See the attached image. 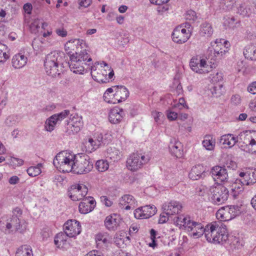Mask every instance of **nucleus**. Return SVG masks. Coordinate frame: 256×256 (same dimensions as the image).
I'll list each match as a JSON object with an SVG mask.
<instances>
[{
    "mask_svg": "<svg viewBox=\"0 0 256 256\" xmlns=\"http://www.w3.org/2000/svg\"><path fill=\"white\" fill-rule=\"evenodd\" d=\"M174 220L177 226L190 232V234L194 238H199L204 234L208 242L220 244H224L228 240L226 226L221 222H213L204 228L201 223L192 220L188 216H178Z\"/></svg>",
    "mask_w": 256,
    "mask_h": 256,
    "instance_id": "f257e3e1",
    "label": "nucleus"
},
{
    "mask_svg": "<svg viewBox=\"0 0 256 256\" xmlns=\"http://www.w3.org/2000/svg\"><path fill=\"white\" fill-rule=\"evenodd\" d=\"M65 54L62 51H53L46 57L44 66L48 75L56 77L60 74L63 70V63Z\"/></svg>",
    "mask_w": 256,
    "mask_h": 256,
    "instance_id": "f03ea898",
    "label": "nucleus"
},
{
    "mask_svg": "<svg viewBox=\"0 0 256 256\" xmlns=\"http://www.w3.org/2000/svg\"><path fill=\"white\" fill-rule=\"evenodd\" d=\"M76 154L72 152L62 151L54 159V165L63 172H72Z\"/></svg>",
    "mask_w": 256,
    "mask_h": 256,
    "instance_id": "7ed1b4c3",
    "label": "nucleus"
},
{
    "mask_svg": "<svg viewBox=\"0 0 256 256\" xmlns=\"http://www.w3.org/2000/svg\"><path fill=\"white\" fill-rule=\"evenodd\" d=\"M92 60L86 50H80V52H76L70 56L69 67L74 73L82 74L84 70V64L86 65V62H90Z\"/></svg>",
    "mask_w": 256,
    "mask_h": 256,
    "instance_id": "20e7f679",
    "label": "nucleus"
},
{
    "mask_svg": "<svg viewBox=\"0 0 256 256\" xmlns=\"http://www.w3.org/2000/svg\"><path fill=\"white\" fill-rule=\"evenodd\" d=\"M239 136L242 141V144L240 146V149L250 154H256V132H243Z\"/></svg>",
    "mask_w": 256,
    "mask_h": 256,
    "instance_id": "39448f33",
    "label": "nucleus"
},
{
    "mask_svg": "<svg viewBox=\"0 0 256 256\" xmlns=\"http://www.w3.org/2000/svg\"><path fill=\"white\" fill-rule=\"evenodd\" d=\"M211 194V200L213 204L220 205L224 204L228 199L229 192L224 186L217 184L210 188Z\"/></svg>",
    "mask_w": 256,
    "mask_h": 256,
    "instance_id": "423d86ee",
    "label": "nucleus"
},
{
    "mask_svg": "<svg viewBox=\"0 0 256 256\" xmlns=\"http://www.w3.org/2000/svg\"><path fill=\"white\" fill-rule=\"evenodd\" d=\"M228 41L224 39L216 40L211 48L208 50V58L214 60L221 59L223 56L228 52Z\"/></svg>",
    "mask_w": 256,
    "mask_h": 256,
    "instance_id": "0eeeda50",
    "label": "nucleus"
},
{
    "mask_svg": "<svg viewBox=\"0 0 256 256\" xmlns=\"http://www.w3.org/2000/svg\"><path fill=\"white\" fill-rule=\"evenodd\" d=\"M93 168V162L87 156L76 155L72 172L77 174L89 172Z\"/></svg>",
    "mask_w": 256,
    "mask_h": 256,
    "instance_id": "6e6552de",
    "label": "nucleus"
},
{
    "mask_svg": "<svg viewBox=\"0 0 256 256\" xmlns=\"http://www.w3.org/2000/svg\"><path fill=\"white\" fill-rule=\"evenodd\" d=\"M240 213V206H230L219 209L216 213V217L220 221H228L238 216Z\"/></svg>",
    "mask_w": 256,
    "mask_h": 256,
    "instance_id": "1a4fd4ad",
    "label": "nucleus"
},
{
    "mask_svg": "<svg viewBox=\"0 0 256 256\" xmlns=\"http://www.w3.org/2000/svg\"><path fill=\"white\" fill-rule=\"evenodd\" d=\"M149 160L148 158H146L144 155L138 153H133L129 157L126 161L128 168L131 171H136L140 168L144 164Z\"/></svg>",
    "mask_w": 256,
    "mask_h": 256,
    "instance_id": "9d476101",
    "label": "nucleus"
},
{
    "mask_svg": "<svg viewBox=\"0 0 256 256\" xmlns=\"http://www.w3.org/2000/svg\"><path fill=\"white\" fill-rule=\"evenodd\" d=\"M191 36L190 30L184 28L182 25L176 26L172 34L174 42L178 44H182L188 41Z\"/></svg>",
    "mask_w": 256,
    "mask_h": 256,
    "instance_id": "9b49d317",
    "label": "nucleus"
},
{
    "mask_svg": "<svg viewBox=\"0 0 256 256\" xmlns=\"http://www.w3.org/2000/svg\"><path fill=\"white\" fill-rule=\"evenodd\" d=\"M88 189L85 185L74 184L68 190V196L74 201L82 200L87 194Z\"/></svg>",
    "mask_w": 256,
    "mask_h": 256,
    "instance_id": "f8f14e48",
    "label": "nucleus"
},
{
    "mask_svg": "<svg viewBox=\"0 0 256 256\" xmlns=\"http://www.w3.org/2000/svg\"><path fill=\"white\" fill-rule=\"evenodd\" d=\"M70 113V110H66L60 113L52 115L45 122V130L48 132H52L56 124L68 116Z\"/></svg>",
    "mask_w": 256,
    "mask_h": 256,
    "instance_id": "ddd939ff",
    "label": "nucleus"
},
{
    "mask_svg": "<svg viewBox=\"0 0 256 256\" xmlns=\"http://www.w3.org/2000/svg\"><path fill=\"white\" fill-rule=\"evenodd\" d=\"M64 232L70 238H73L81 232L80 222L76 220H68L64 226Z\"/></svg>",
    "mask_w": 256,
    "mask_h": 256,
    "instance_id": "4468645a",
    "label": "nucleus"
},
{
    "mask_svg": "<svg viewBox=\"0 0 256 256\" xmlns=\"http://www.w3.org/2000/svg\"><path fill=\"white\" fill-rule=\"evenodd\" d=\"M156 212V208L154 205H146L136 209L134 216L138 219L148 218L154 216Z\"/></svg>",
    "mask_w": 256,
    "mask_h": 256,
    "instance_id": "2eb2a0df",
    "label": "nucleus"
},
{
    "mask_svg": "<svg viewBox=\"0 0 256 256\" xmlns=\"http://www.w3.org/2000/svg\"><path fill=\"white\" fill-rule=\"evenodd\" d=\"M210 174L216 183L228 182V176L227 170L224 166H214L212 168Z\"/></svg>",
    "mask_w": 256,
    "mask_h": 256,
    "instance_id": "dca6fc26",
    "label": "nucleus"
},
{
    "mask_svg": "<svg viewBox=\"0 0 256 256\" xmlns=\"http://www.w3.org/2000/svg\"><path fill=\"white\" fill-rule=\"evenodd\" d=\"M82 126L81 118L73 116L70 118L66 126L65 132L70 135L78 132Z\"/></svg>",
    "mask_w": 256,
    "mask_h": 256,
    "instance_id": "f3484780",
    "label": "nucleus"
},
{
    "mask_svg": "<svg viewBox=\"0 0 256 256\" xmlns=\"http://www.w3.org/2000/svg\"><path fill=\"white\" fill-rule=\"evenodd\" d=\"M163 211L166 215L178 214L181 211L182 206V204L176 200H171L164 203L162 207Z\"/></svg>",
    "mask_w": 256,
    "mask_h": 256,
    "instance_id": "a211bd4d",
    "label": "nucleus"
},
{
    "mask_svg": "<svg viewBox=\"0 0 256 256\" xmlns=\"http://www.w3.org/2000/svg\"><path fill=\"white\" fill-rule=\"evenodd\" d=\"M78 206L81 214H86L92 212L96 206V202L92 197L88 196L82 199Z\"/></svg>",
    "mask_w": 256,
    "mask_h": 256,
    "instance_id": "6ab92c4d",
    "label": "nucleus"
},
{
    "mask_svg": "<svg viewBox=\"0 0 256 256\" xmlns=\"http://www.w3.org/2000/svg\"><path fill=\"white\" fill-rule=\"evenodd\" d=\"M239 176L242 178L243 184L252 185L256 183V169L248 168L245 172H240Z\"/></svg>",
    "mask_w": 256,
    "mask_h": 256,
    "instance_id": "aec40b11",
    "label": "nucleus"
},
{
    "mask_svg": "<svg viewBox=\"0 0 256 256\" xmlns=\"http://www.w3.org/2000/svg\"><path fill=\"white\" fill-rule=\"evenodd\" d=\"M120 219L118 215L114 214L106 217L104 225L110 230H115L119 226Z\"/></svg>",
    "mask_w": 256,
    "mask_h": 256,
    "instance_id": "412c9836",
    "label": "nucleus"
},
{
    "mask_svg": "<svg viewBox=\"0 0 256 256\" xmlns=\"http://www.w3.org/2000/svg\"><path fill=\"white\" fill-rule=\"evenodd\" d=\"M100 72H96L94 69V66L92 67L91 75L93 79L98 82L106 83L108 82V70L106 68H101Z\"/></svg>",
    "mask_w": 256,
    "mask_h": 256,
    "instance_id": "4be33fe9",
    "label": "nucleus"
},
{
    "mask_svg": "<svg viewBox=\"0 0 256 256\" xmlns=\"http://www.w3.org/2000/svg\"><path fill=\"white\" fill-rule=\"evenodd\" d=\"M120 205L122 206V208L126 210L134 209L136 206V202L133 196L130 194H126L120 200Z\"/></svg>",
    "mask_w": 256,
    "mask_h": 256,
    "instance_id": "5701e85b",
    "label": "nucleus"
},
{
    "mask_svg": "<svg viewBox=\"0 0 256 256\" xmlns=\"http://www.w3.org/2000/svg\"><path fill=\"white\" fill-rule=\"evenodd\" d=\"M124 116V112L122 109L114 108L109 112L108 120L112 124H118L122 121Z\"/></svg>",
    "mask_w": 256,
    "mask_h": 256,
    "instance_id": "b1692460",
    "label": "nucleus"
},
{
    "mask_svg": "<svg viewBox=\"0 0 256 256\" xmlns=\"http://www.w3.org/2000/svg\"><path fill=\"white\" fill-rule=\"evenodd\" d=\"M28 62V58L22 53L16 54L12 58V64L16 69H20L24 66Z\"/></svg>",
    "mask_w": 256,
    "mask_h": 256,
    "instance_id": "393cba45",
    "label": "nucleus"
},
{
    "mask_svg": "<svg viewBox=\"0 0 256 256\" xmlns=\"http://www.w3.org/2000/svg\"><path fill=\"white\" fill-rule=\"evenodd\" d=\"M116 92L114 95L116 104L125 100L129 96V92L124 86H115Z\"/></svg>",
    "mask_w": 256,
    "mask_h": 256,
    "instance_id": "a878e982",
    "label": "nucleus"
},
{
    "mask_svg": "<svg viewBox=\"0 0 256 256\" xmlns=\"http://www.w3.org/2000/svg\"><path fill=\"white\" fill-rule=\"evenodd\" d=\"M205 168L201 164H198L192 168L189 173V178L192 180H198L204 176Z\"/></svg>",
    "mask_w": 256,
    "mask_h": 256,
    "instance_id": "bb28decb",
    "label": "nucleus"
},
{
    "mask_svg": "<svg viewBox=\"0 0 256 256\" xmlns=\"http://www.w3.org/2000/svg\"><path fill=\"white\" fill-rule=\"evenodd\" d=\"M82 41H80L78 39H75L72 40H70L66 43L64 46L65 50L68 54L70 56L72 55V50H74V48L76 47L77 52H80L79 51L82 48Z\"/></svg>",
    "mask_w": 256,
    "mask_h": 256,
    "instance_id": "cd10ccee",
    "label": "nucleus"
},
{
    "mask_svg": "<svg viewBox=\"0 0 256 256\" xmlns=\"http://www.w3.org/2000/svg\"><path fill=\"white\" fill-rule=\"evenodd\" d=\"M68 237L64 232H59L54 237L55 245L58 248H64L68 244Z\"/></svg>",
    "mask_w": 256,
    "mask_h": 256,
    "instance_id": "c85d7f7f",
    "label": "nucleus"
},
{
    "mask_svg": "<svg viewBox=\"0 0 256 256\" xmlns=\"http://www.w3.org/2000/svg\"><path fill=\"white\" fill-rule=\"evenodd\" d=\"M238 141V136H234L232 134H227L222 136L220 142L229 148L233 146Z\"/></svg>",
    "mask_w": 256,
    "mask_h": 256,
    "instance_id": "c756f323",
    "label": "nucleus"
},
{
    "mask_svg": "<svg viewBox=\"0 0 256 256\" xmlns=\"http://www.w3.org/2000/svg\"><path fill=\"white\" fill-rule=\"evenodd\" d=\"M243 53L246 58L251 60H256V46L254 44L246 46Z\"/></svg>",
    "mask_w": 256,
    "mask_h": 256,
    "instance_id": "7c9ffc66",
    "label": "nucleus"
},
{
    "mask_svg": "<svg viewBox=\"0 0 256 256\" xmlns=\"http://www.w3.org/2000/svg\"><path fill=\"white\" fill-rule=\"evenodd\" d=\"M202 145L208 150H212L216 145V140L211 135H206L202 141Z\"/></svg>",
    "mask_w": 256,
    "mask_h": 256,
    "instance_id": "2f4dec72",
    "label": "nucleus"
},
{
    "mask_svg": "<svg viewBox=\"0 0 256 256\" xmlns=\"http://www.w3.org/2000/svg\"><path fill=\"white\" fill-rule=\"evenodd\" d=\"M171 153L176 158L180 157L182 154L181 143L176 142L174 143L171 142L169 146Z\"/></svg>",
    "mask_w": 256,
    "mask_h": 256,
    "instance_id": "473e14b6",
    "label": "nucleus"
},
{
    "mask_svg": "<svg viewBox=\"0 0 256 256\" xmlns=\"http://www.w3.org/2000/svg\"><path fill=\"white\" fill-rule=\"evenodd\" d=\"M112 239L110 236L107 232L99 233L96 236V241L98 245L110 243Z\"/></svg>",
    "mask_w": 256,
    "mask_h": 256,
    "instance_id": "72a5a7b5",
    "label": "nucleus"
},
{
    "mask_svg": "<svg viewBox=\"0 0 256 256\" xmlns=\"http://www.w3.org/2000/svg\"><path fill=\"white\" fill-rule=\"evenodd\" d=\"M10 56V53L8 47L4 44H0V63L5 62Z\"/></svg>",
    "mask_w": 256,
    "mask_h": 256,
    "instance_id": "f704fd0d",
    "label": "nucleus"
},
{
    "mask_svg": "<svg viewBox=\"0 0 256 256\" xmlns=\"http://www.w3.org/2000/svg\"><path fill=\"white\" fill-rule=\"evenodd\" d=\"M16 256H33L32 250L28 246H22L18 248Z\"/></svg>",
    "mask_w": 256,
    "mask_h": 256,
    "instance_id": "c9c22d12",
    "label": "nucleus"
},
{
    "mask_svg": "<svg viewBox=\"0 0 256 256\" xmlns=\"http://www.w3.org/2000/svg\"><path fill=\"white\" fill-rule=\"evenodd\" d=\"M213 32L212 28L210 24L208 22L202 24L201 28V34L202 36L210 37L213 34Z\"/></svg>",
    "mask_w": 256,
    "mask_h": 256,
    "instance_id": "e433bc0d",
    "label": "nucleus"
},
{
    "mask_svg": "<svg viewBox=\"0 0 256 256\" xmlns=\"http://www.w3.org/2000/svg\"><path fill=\"white\" fill-rule=\"evenodd\" d=\"M42 164H38L36 166H30L27 169V172L28 174L32 177L36 176L39 175L41 172V167Z\"/></svg>",
    "mask_w": 256,
    "mask_h": 256,
    "instance_id": "4c0bfd02",
    "label": "nucleus"
},
{
    "mask_svg": "<svg viewBox=\"0 0 256 256\" xmlns=\"http://www.w3.org/2000/svg\"><path fill=\"white\" fill-rule=\"evenodd\" d=\"M96 166L99 172H104L108 168L109 164L107 160H100L96 162Z\"/></svg>",
    "mask_w": 256,
    "mask_h": 256,
    "instance_id": "58836bf2",
    "label": "nucleus"
},
{
    "mask_svg": "<svg viewBox=\"0 0 256 256\" xmlns=\"http://www.w3.org/2000/svg\"><path fill=\"white\" fill-rule=\"evenodd\" d=\"M108 157L110 158L111 160L114 161L116 160L120 159V156H119L120 152L115 148H109L107 150Z\"/></svg>",
    "mask_w": 256,
    "mask_h": 256,
    "instance_id": "ea45409f",
    "label": "nucleus"
},
{
    "mask_svg": "<svg viewBox=\"0 0 256 256\" xmlns=\"http://www.w3.org/2000/svg\"><path fill=\"white\" fill-rule=\"evenodd\" d=\"M238 12L243 17L248 16L250 14V9L244 4H240L238 8Z\"/></svg>",
    "mask_w": 256,
    "mask_h": 256,
    "instance_id": "a19ab883",
    "label": "nucleus"
},
{
    "mask_svg": "<svg viewBox=\"0 0 256 256\" xmlns=\"http://www.w3.org/2000/svg\"><path fill=\"white\" fill-rule=\"evenodd\" d=\"M190 66L192 70L197 73L203 74L204 72L202 69L199 70L198 58H192L190 61Z\"/></svg>",
    "mask_w": 256,
    "mask_h": 256,
    "instance_id": "79ce46f5",
    "label": "nucleus"
},
{
    "mask_svg": "<svg viewBox=\"0 0 256 256\" xmlns=\"http://www.w3.org/2000/svg\"><path fill=\"white\" fill-rule=\"evenodd\" d=\"M112 92H113V89L112 88H108L105 92L104 94L103 98L106 102L109 103V104H116L117 101L116 102V100H114V98H108V96H109V94H112Z\"/></svg>",
    "mask_w": 256,
    "mask_h": 256,
    "instance_id": "37998d69",
    "label": "nucleus"
},
{
    "mask_svg": "<svg viewBox=\"0 0 256 256\" xmlns=\"http://www.w3.org/2000/svg\"><path fill=\"white\" fill-rule=\"evenodd\" d=\"M224 92V88L222 84H218L214 86L212 90V95L216 96H220Z\"/></svg>",
    "mask_w": 256,
    "mask_h": 256,
    "instance_id": "c03bdc74",
    "label": "nucleus"
},
{
    "mask_svg": "<svg viewBox=\"0 0 256 256\" xmlns=\"http://www.w3.org/2000/svg\"><path fill=\"white\" fill-rule=\"evenodd\" d=\"M243 180H236V182L233 184L232 187V190L236 192L239 193L244 190Z\"/></svg>",
    "mask_w": 256,
    "mask_h": 256,
    "instance_id": "a18cd8bd",
    "label": "nucleus"
},
{
    "mask_svg": "<svg viewBox=\"0 0 256 256\" xmlns=\"http://www.w3.org/2000/svg\"><path fill=\"white\" fill-rule=\"evenodd\" d=\"M22 220L19 219L18 218H15L14 217H12L10 220V222L12 223L13 226L15 227L16 231H18L20 232H22L24 230V228H22V226L20 225Z\"/></svg>",
    "mask_w": 256,
    "mask_h": 256,
    "instance_id": "49530a36",
    "label": "nucleus"
},
{
    "mask_svg": "<svg viewBox=\"0 0 256 256\" xmlns=\"http://www.w3.org/2000/svg\"><path fill=\"white\" fill-rule=\"evenodd\" d=\"M100 68H106L108 70V80L109 81V79L112 78L114 76V72L110 66L107 63L102 61L100 62Z\"/></svg>",
    "mask_w": 256,
    "mask_h": 256,
    "instance_id": "de8ad7c7",
    "label": "nucleus"
},
{
    "mask_svg": "<svg viewBox=\"0 0 256 256\" xmlns=\"http://www.w3.org/2000/svg\"><path fill=\"white\" fill-rule=\"evenodd\" d=\"M86 146H88L89 150H87L88 152H91L92 151L96 150L98 148L96 142L92 138H89L88 142H86Z\"/></svg>",
    "mask_w": 256,
    "mask_h": 256,
    "instance_id": "09e8293b",
    "label": "nucleus"
},
{
    "mask_svg": "<svg viewBox=\"0 0 256 256\" xmlns=\"http://www.w3.org/2000/svg\"><path fill=\"white\" fill-rule=\"evenodd\" d=\"M198 67L199 70L202 69V70L205 71L203 74L208 72V64L204 59H198Z\"/></svg>",
    "mask_w": 256,
    "mask_h": 256,
    "instance_id": "8fccbe9b",
    "label": "nucleus"
},
{
    "mask_svg": "<svg viewBox=\"0 0 256 256\" xmlns=\"http://www.w3.org/2000/svg\"><path fill=\"white\" fill-rule=\"evenodd\" d=\"M186 18L187 20L194 21L196 18V12L192 10H188L186 13Z\"/></svg>",
    "mask_w": 256,
    "mask_h": 256,
    "instance_id": "3c124183",
    "label": "nucleus"
},
{
    "mask_svg": "<svg viewBox=\"0 0 256 256\" xmlns=\"http://www.w3.org/2000/svg\"><path fill=\"white\" fill-rule=\"evenodd\" d=\"M166 114L168 118L170 120H174L178 118V114L170 110H166Z\"/></svg>",
    "mask_w": 256,
    "mask_h": 256,
    "instance_id": "603ef678",
    "label": "nucleus"
},
{
    "mask_svg": "<svg viewBox=\"0 0 256 256\" xmlns=\"http://www.w3.org/2000/svg\"><path fill=\"white\" fill-rule=\"evenodd\" d=\"M22 210L20 208L16 207L12 211V216L15 218H18L19 219L22 220Z\"/></svg>",
    "mask_w": 256,
    "mask_h": 256,
    "instance_id": "864d4df0",
    "label": "nucleus"
},
{
    "mask_svg": "<svg viewBox=\"0 0 256 256\" xmlns=\"http://www.w3.org/2000/svg\"><path fill=\"white\" fill-rule=\"evenodd\" d=\"M56 32L58 36L62 38L66 37L68 34L67 31L63 28H56Z\"/></svg>",
    "mask_w": 256,
    "mask_h": 256,
    "instance_id": "5fc2aeb1",
    "label": "nucleus"
},
{
    "mask_svg": "<svg viewBox=\"0 0 256 256\" xmlns=\"http://www.w3.org/2000/svg\"><path fill=\"white\" fill-rule=\"evenodd\" d=\"M231 102L234 105L239 104L241 102L240 96L238 94L232 96L231 98Z\"/></svg>",
    "mask_w": 256,
    "mask_h": 256,
    "instance_id": "6e6d98bb",
    "label": "nucleus"
},
{
    "mask_svg": "<svg viewBox=\"0 0 256 256\" xmlns=\"http://www.w3.org/2000/svg\"><path fill=\"white\" fill-rule=\"evenodd\" d=\"M248 90L252 94H256V82H252L248 87Z\"/></svg>",
    "mask_w": 256,
    "mask_h": 256,
    "instance_id": "4d7b16f0",
    "label": "nucleus"
},
{
    "mask_svg": "<svg viewBox=\"0 0 256 256\" xmlns=\"http://www.w3.org/2000/svg\"><path fill=\"white\" fill-rule=\"evenodd\" d=\"M100 200L106 206H110L112 204L106 196H102L100 197Z\"/></svg>",
    "mask_w": 256,
    "mask_h": 256,
    "instance_id": "13d9d810",
    "label": "nucleus"
},
{
    "mask_svg": "<svg viewBox=\"0 0 256 256\" xmlns=\"http://www.w3.org/2000/svg\"><path fill=\"white\" fill-rule=\"evenodd\" d=\"M152 115L154 116L155 121L156 122H158V121L160 120V118L163 117V114L161 112H158L156 111L152 112Z\"/></svg>",
    "mask_w": 256,
    "mask_h": 256,
    "instance_id": "bf43d9fd",
    "label": "nucleus"
},
{
    "mask_svg": "<svg viewBox=\"0 0 256 256\" xmlns=\"http://www.w3.org/2000/svg\"><path fill=\"white\" fill-rule=\"evenodd\" d=\"M92 2V0H80L79 4L80 6L88 8Z\"/></svg>",
    "mask_w": 256,
    "mask_h": 256,
    "instance_id": "052dcab7",
    "label": "nucleus"
},
{
    "mask_svg": "<svg viewBox=\"0 0 256 256\" xmlns=\"http://www.w3.org/2000/svg\"><path fill=\"white\" fill-rule=\"evenodd\" d=\"M180 106H182L183 108H188V106L186 103L185 100L183 98H181L179 99L178 102L174 105V107H179Z\"/></svg>",
    "mask_w": 256,
    "mask_h": 256,
    "instance_id": "680f3d73",
    "label": "nucleus"
},
{
    "mask_svg": "<svg viewBox=\"0 0 256 256\" xmlns=\"http://www.w3.org/2000/svg\"><path fill=\"white\" fill-rule=\"evenodd\" d=\"M23 8L24 11L26 13H27L28 14H30L32 9V4H30V3H26L24 4Z\"/></svg>",
    "mask_w": 256,
    "mask_h": 256,
    "instance_id": "e2e57ef3",
    "label": "nucleus"
},
{
    "mask_svg": "<svg viewBox=\"0 0 256 256\" xmlns=\"http://www.w3.org/2000/svg\"><path fill=\"white\" fill-rule=\"evenodd\" d=\"M170 215H166L164 212L160 215L159 219L160 223H164L168 220V216Z\"/></svg>",
    "mask_w": 256,
    "mask_h": 256,
    "instance_id": "0e129e2a",
    "label": "nucleus"
},
{
    "mask_svg": "<svg viewBox=\"0 0 256 256\" xmlns=\"http://www.w3.org/2000/svg\"><path fill=\"white\" fill-rule=\"evenodd\" d=\"M170 0H150V2L156 5H163L166 4Z\"/></svg>",
    "mask_w": 256,
    "mask_h": 256,
    "instance_id": "69168bd1",
    "label": "nucleus"
},
{
    "mask_svg": "<svg viewBox=\"0 0 256 256\" xmlns=\"http://www.w3.org/2000/svg\"><path fill=\"white\" fill-rule=\"evenodd\" d=\"M11 162L14 165L21 166L23 164L24 161L22 159L12 157L11 158Z\"/></svg>",
    "mask_w": 256,
    "mask_h": 256,
    "instance_id": "338daca9",
    "label": "nucleus"
},
{
    "mask_svg": "<svg viewBox=\"0 0 256 256\" xmlns=\"http://www.w3.org/2000/svg\"><path fill=\"white\" fill-rule=\"evenodd\" d=\"M86 256H102L100 252L98 250H93L87 254Z\"/></svg>",
    "mask_w": 256,
    "mask_h": 256,
    "instance_id": "774afa93",
    "label": "nucleus"
}]
</instances>
